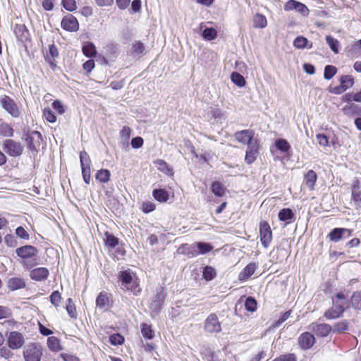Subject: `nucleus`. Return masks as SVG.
<instances>
[{
	"instance_id": "obj_1",
	"label": "nucleus",
	"mask_w": 361,
	"mask_h": 361,
	"mask_svg": "<svg viewBox=\"0 0 361 361\" xmlns=\"http://www.w3.org/2000/svg\"><path fill=\"white\" fill-rule=\"evenodd\" d=\"M348 295H335L334 297H332V307L324 312V317L329 320L341 317L344 311L350 307Z\"/></svg>"
},
{
	"instance_id": "obj_2",
	"label": "nucleus",
	"mask_w": 361,
	"mask_h": 361,
	"mask_svg": "<svg viewBox=\"0 0 361 361\" xmlns=\"http://www.w3.org/2000/svg\"><path fill=\"white\" fill-rule=\"evenodd\" d=\"M25 361H40L43 355V348L39 343H30L23 350Z\"/></svg>"
},
{
	"instance_id": "obj_3",
	"label": "nucleus",
	"mask_w": 361,
	"mask_h": 361,
	"mask_svg": "<svg viewBox=\"0 0 361 361\" xmlns=\"http://www.w3.org/2000/svg\"><path fill=\"white\" fill-rule=\"evenodd\" d=\"M27 148L32 152H38L42 140L41 133L37 130H27L23 134Z\"/></svg>"
},
{
	"instance_id": "obj_4",
	"label": "nucleus",
	"mask_w": 361,
	"mask_h": 361,
	"mask_svg": "<svg viewBox=\"0 0 361 361\" xmlns=\"http://www.w3.org/2000/svg\"><path fill=\"white\" fill-rule=\"evenodd\" d=\"M80 161L82 178L85 183L89 184L91 180V160L85 151L80 152Z\"/></svg>"
},
{
	"instance_id": "obj_5",
	"label": "nucleus",
	"mask_w": 361,
	"mask_h": 361,
	"mask_svg": "<svg viewBox=\"0 0 361 361\" xmlns=\"http://www.w3.org/2000/svg\"><path fill=\"white\" fill-rule=\"evenodd\" d=\"M3 149L10 157H13L20 156L23 152V147L20 142L11 139L4 141Z\"/></svg>"
},
{
	"instance_id": "obj_6",
	"label": "nucleus",
	"mask_w": 361,
	"mask_h": 361,
	"mask_svg": "<svg viewBox=\"0 0 361 361\" xmlns=\"http://www.w3.org/2000/svg\"><path fill=\"white\" fill-rule=\"evenodd\" d=\"M259 237L262 246L268 247L272 240V231L269 223L266 221H262L259 223Z\"/></svg>"
},
{
	"instance_id": "obj_7",
	"label": "nucleus",
	"mask_w": 361,
	"mask_h": 361,
	"mask_svg": "<svg viewBox=\"0 0 361 361\" xmlns=\"http://www.w3.org/2000/svg\"><path fill=\"white\" fill-rule=\"evenodd\" d=\"M119 279L122 285L126 288V289L135 293L139 292L140 288L136 282V280L133 279L131 273L129 271H122L120 273Z\"/></svg>"
},
{
	"instance_id": "obj_8",
	"label": "nucleus",
	"mask_w": 361,
	"mask_h": 361,
	"mask_svg": "<svg viewBox=\"0 0 361 361\" xmlns=\"http://www.w3.org/2000/svg\"><path fill=\"white\" fill-rule=\"evenodd\" d=\"M204 330L209 334H217L221 331V325L216 314H210L205 319Z\"/></svg>"
},
{
	"instance_id": "obj_9",
	"label": "nucleus",
	"mask_w": 361,
	"mask_h": 361,
	"mask_svg": "<svg viewBox=\"0 0 361 361\" xmlns=\"http://www.w3.org/2000/svg\"><path fill=\"white\" fill-rule=\"evenodd\" d=\"M24 343L25 338L23 334L16 331L9 333L7 338V344L10 348L13 350L19 349Z\"/></svg>"
},
{
	"instance_id": "obj_10",
	"label": "nucleus",
	"mask_w": 361,
	"mask_h": 361,
	"mask_svg": "<svg viewBox=\"0 0 361 361\" xmlns=\"http://www.w3.org/2000/svg\"><path fill=\"white\" fill-rule=\"evenodd\" d=\"M1 104L2 107L13 117L17 118L20 113L16 102L10 97L4 95L1 99Z\"/></svg>"
},
{
	"instance_id": "obj_11",
	"label": "nucleus",
	"mask_w": 361,
	"mask_h": 361,
	"mask_svg": "<svg viewBox=\"0 0 361 361\" xmlns=\"http://www.w3.org/2000/svg\"><path fill=\"white\" fill-rule=\"evenodd\" d=\"M61 26L64 30L68 32H76L79 29L78 21L72 14H68L62 18Z\"/></svg>"
},
{
	"instance_id": "obj_12",
	"label": "nucleus",
	"mask_w": 361,
	"mask_h": 361,
	"mask_svg": "<svg viewBox=\"0 0 361 361\" xmlns=\"http://www.w3.org/2000/svg\"><path fill=\"white\" fill-rule=\"evenodd\" d=\"M284 10L286 11L295 10L303 16L309 15L308 8L304 4L295 0H288L284 5Z\"/></svg>"
},
{
	"instance_id": "obj_13",
	"label": "nucleus",
	"mask_w": 361,
	"mask_h": 361,
	"mask_svg": "<svg viewBox=\"0 0 361 361\" xmlns=\"http://www.w3.org/2000/svg\"><path fill=\"white\" fill-rule=\"evenodd\" d=\"M258 140L255 139L252 143H249L245 157V161L247 164H251L256 160L258 154Z\"/></svg>"
},
{
	"instance_id": "obj_14",
	"label": "nucleus",
	"mask_w": 361,
	"mask_h": 361,
	"mask_svg": "<svg viewBox=\"0 0 361 361\" xmlns=\"http://www.w3.org/2000/svg\"><path fill=\"white\" fill-rule=\"evenodd\" d=\"M16 253L18 257L23 259H27L36 257L38 250L32 245H24L17 248Z\"/></svg>"
},
{
	"instance_id": "obj_15",
	"label": "nucleus",
	"mask_w": 361,
	"mask_h": 361,
	"mask_svg": "<svg viewBox=\"0 0 361 361\" xmlns=\"http://www.w3.org/2000/svg\"><path fill=\"white\" fill-rule=\"evenodd\" d=\"M311 330L319 337H326L332 332V326L328 324H318L312 322L310 324Z\"/></svg>"
},
{
	"instance_id": "obj_16",
	"label": "nucleus",
	"mask_w": 361,
	"mask_h": 361,
	"mask_svg": "<svg viewBox=\"0 0 361 361\" xmlns=\"http://www.w3.org/2000/svg\"><path fill=\"white\" fill-rule=\"evenodd\" d=\"M13 33L18 41L26 42L30 41V32L24 24H16L13 27Z\"/></svg>"
},
{
	"instance_id": "obj_17",
	"label": "nucleus",
	"mask_w": 361,
	"mask_h": 361,
	"mask_svg": "<svg viewBox=\"0 0 361 361\" xmlns=\"http://www.w3.org/2000/svg\"><path fill=\"white\" fill-rule=\"evenodd\" d=\"M234 137L235 140L242 144H246L247 145L249 143H252L255 139H253L254 132L252 130H243L240 131H238L234 134Z\"/></svg>"
},
{
	"instance_id": "obj_18",
	"label": "nucleus",
	"mask_w": 361,
	"mask_h": 361,
	"mask_svg": "<svg viewBox=\"0 0 361 361\" xmlns=\"http://www.w3.org/2000/svg\"><path fill=\"white\" fill-rule=\"evenodd\" d=\"M315 341L314 336L310 332H304L298 338V343L302 350L310 349Z\"/></svg>"
},
{
	"instance_id": "obj_19",
	"label": "nucleus",
	"mask_w": 361,
	"mask_h": 361,
	"mask_svg": "<svg viewBox=\"0 0 361 361\" xmlns=\"http://www.w3.org/2000/svg\"><path fill=\"white\" fill-rule=\"evenodd\" d=\"M49 274V271L46 267H37L33 269L30 272V277L32 280L36 281H45Z\"/></svg>"
},
{
	"instance_id": "obj_20",
	"label": "nucleus",
	"mask_w": 361,
	"mask_h": 361,
	"mask_svg": "<svg viewBox=\"0 0 361 361\" xmlns=\"http://www.w3.org/2000/svg\"><path fill=\"white\" fill-rule=\"evenodd\" d=\"M258 268V264L256 262H250L239 273L238 279L241 281H247L250 278L256 269Z\"/></svg>"
},
{
	"instance_id": "obj_21",
	"label": "nucleus",
	"mask_w": 361,
	"mask_h": 361,
	"mask_svg": "<svg viewBox=\"0 0 361 361\" xmlns=\"http://www.w3.org/2000/svg\"><path fill=\"white\" fill-rule=\"evenodd\" d=\"M179 254L186 255L188 257H195L198 255L197 250L196 249V245H188L182 244L178 249Z\"/></svg>"
},
{
	"instance_id": "obj_22",
	"label": "nucleus",
	"mask_w": 361,
	"mask_h": 361,
	"mask_svg": "<svg viewBox=\"0 0 361 361\" xmlns=\"http://www.w3.org/2000/svg\"><path fill=\"white\" fill-rule=\"evenodd\" d=\"M131 135V129L128 126H123L120 131V145L123 149L129 148V139Z\"/></svg>"
},
{
	"instance_id": "obj_23",
	"label": "nucleus",
	"mask_w": 361,
	"mask_h": 361,
	"mask_svg": "<svg viewBox=\"0 0 361 361\" xmlns=\"http://www.w3.org/2000/svg\"><path fill=\"white\" fill-rule=\"evenodd\" d=\"M165 295H155L149 304V309L154 313H159L162 309Z\"/></svg>"
},
{
	"instance_id": "obj_24",
	"label": "nucleus",
	"mask_w": 361,
	"mask_h": 361,
	"mask_svg": "<svg viewBox=\"0 0 361 361\" xmlns=\"http://www.w3.org/2000/svg\"><path fill=\"white\" fill-rule=\"evenodd\" d=\"M347 233L348 237L352 235V230L342 228H335L329 234V239L334 242H338L341 239L343 235Z\"/></svg>"
},
{
	"instance_id": "obj_25",
	"label": "nucleus",
	"mask_w": 361,
	"mask_h": 361,
	"mask_svg": "<svg viewBox=\"0 0 361 361\" xmlns=\"http://www.w3.org/2000/svg\"><path fill=\"white\" fill-rule=\"evenodd\" d=\"M342 111L348 116H361V106H359L354 103H350L345 105L343 107Z\"/></svg>"
},
{
	"instance_id": "obj_26",
	"label": "nucleus",
	"mask_w": 361,
	"mask_h": 361,
	"mask_svg": "<svg viewBox=\"0 0 361 361\" xmlns=\"http://www.w3.org/2000/svg\"><path fill=\"white\" fill-rule=\"evenodd\" d=\"M7 286L11 291H15L25 286L23 279L20 277H12L8 279Z\"/></svg>"
},
{
	"instance_id": "obj_27",
	"label": "nucleus",
	"mask_w": 361,
	"mask_h": 361,
	"mask_svg": "<svg viewBox=\"0 0 361 361\" xmlns=\"http://www.w3.org/2000/svg\"><path fill=\"white\" fill-rule=\"evenodd\" d=\"M361 185L360 180L357 178L353 180L351 188V199L355 202H361Z\"/></svg>"
},
{
	"instance_id": "obj_28",
	"label": "nucleus",
	"mask_w": 361,
	"mask_h": 361,
	"mask_svg": "<svg viewBox=\"0 0 361 361\" xmlns=\"http://www.w3.org/2000/svg\"><path fill=\"white\" fill-rule=\"evenodd\" d=\"M293 46L298 49H304L307 48L310 49L313 47L312 42H310L306 37L303 36H298L293 40Z\"/></svg>"
},
{
	"instance_id": "obj_29",
	"label": "nucleus",
	"mask_w": 361,
	"mask_h": 361,
	"mask_svg": "<svg viewBox=\"0 0 361 361\" xmlns=\"http://www.w3.org/2000/svg\"><path fill=\"white\" fill-rule=\"evenodd\" d=\"M317 180V175L313 170H309L304 176V181L307 187L312 190L314 189L315 183Z\"/></svg>"
},
{
	"instance_id": "obj_30",
	"label": "nucleus",
	"mask_w": 361,
	"mask_h": 361,
	"mask_svg": "<svg viewBox=\"0 0 361 361\" xmlns=\"http://www.w3.org/2000/svg\"><path fill=\"white\" fill-rule=\"evenodd\" d=\"M112 300L108 295H98L96 299V305L99 309L107 310L111 307Z\"/></svg>"
},
{
	"instance_id": "obj_31",
	"label": "nucleus",
	"mask_w": 361,
	"mask_h": 361,
	"mask_svg": "<svg viewBox=\"0 0 361 361\" xmlns=\"http://www.w3.org/2000/svg\"><path fill=\"white\" fill-rule=\"evenodd\" d=\"M278 216L281 221H288L287 223L293 222L295 220V214L293 210L290 208L281 209L279 212Z\"/></svg>"
},
{
	"instance_id": "obj_32",
	"label": "nucleus",
	"mask_w": 361,
	"mask_h": 361,
	"mask_svg": "<svg viewBox=\"0 0 361 361\" xmlns=\"http://www.w3.org/2000/svg\"><path fill=\"white\" fill-rule=\"evenodd\" d=\"M348 56L352 58H357L361 56V39L351 44L348 50Z\"/></svg>"
},
{
	"instance_id": "obj_33",
	"label": "nucleus",
	"mask_w": 361,
	"mask_h": 361,
	"mask_svg": "<svg viewBox=\"0 0 361 361\" xmlns=\"http://www.w3.org/2000/svg\"><path fill=\"white\" fill-rule=\"evenodd\" d=\"M104 244L109 248L114 249L119 243V239L114 236L112 233L106 232L104 233Z\"/></svg>"
},
{
	"instance_id": "obj_34",
	"label": "nucleus",
	"mask_w": 361,
	"mask_h": 361,
	"mask_svg": "<svg viewBox=\"0 0 361 361\" xmlns=\"http://www.w3.org/2000/svg\"><path fill=\"white\" fill-rule=\"evenodd\" d=\"M253 27L255 28H264L267 25V20L265 16L261 13H257L253 17Z\"/></svg>"
},
{
	"instance_id": "obj_35",
	"label": "nucleus",
	"mask_w": 361,
	"mask_h": 361,
	"mask_svg": "<svg viewBox=\"0 0 361 361\" xmlns=\"http://www.w3.org/2000/svg\"><path fill=\"white\" fill-rule=\"evenodd\" d=\"M154 164H156V166L157 167L159 171L164 173L168 176L173 175V169L169 166V164L164 160L157 159L154 161Z\"/></svg>"
},
{
	"instance_id": "obj_36",
	"label": "nucleus",
	"mask_w": 361,
	"mask_h": 361,
	"mask_svg": "<svg viewBox=\"0 0 361 361\" xmlns=\"http://www.w3.org/2000/svg\"><path fill=\"white\" fill-rule=\"evenodd\" d=\"M332 326V332L336 334H343L348 330L349 322L347 320H342L335 323Z\"/></svg>"
},
{
	"instance_id": "obj_37",
	"label": "nucleus",
	"mask_w": 361,
	"mask_h": 361,
	"mask_svg": "<svg viewBox=\"0 0 361 361\" xmlns=\"http://www.w3.org/2000/svg\"><path fill=\"white\" fill-rule=\"evenodd\" d=\"M141 333L144 338L152 340L154 337V331L152 329V325L142 323L140 325Z\"/></svg>"
},
{
	"instance_id": "obj_38",
	"label": "nucleus",
	"mask_w": 361,
	"mask_h": 361,
	"mask_svg": "<svg viewBox=\"0 0 361 361\" xmlns=\"http://www.w3.org/2000/svg\"><path fill=\"white\" fill-rule=\"evenodd\" d=\"M154 198L159 202H166L169 197L168 192L164 189H155L153 190Z\"/></svg>"
},
{
	"instance_id": "obj_39",
	"label": "nucleus",
	"mask_w": 361,
	"mask_h": 361,
	"mask_svg": "<svg viewBox=\"0 0 361 361\" xmlns=\"http://www.w3.org/2000/svg\"><path fill=\"white\" fill-rule=\"evenodd\" d=\"M47 346L51 351L58 352L62 349L60 340L55 336H49L47 338Z\"/></svg>"
},
{
	"instance_id": "obj_40",
	"label": "nucleus",
	"mask_w": 361,
	"mask_h": 361,
	"mask_svg": "<svg viewBox=\"0 0 361 361\" xmlns=\"http://www.w3.org/2000/svg\"><path fill=\"white\" fill-rule=\"evenodd\" d=\"M216 276V269L211 266H206L202 271V277L204 280L209 281L213 280Z\"/></svg>"
},
{
	"instance_id": "obj_41",
	"label": "nucleus",
	"mask_w": 361,
	"mask_h": 361,
	"mask_svg": "<svg viewBox=\"0 0 361 361\" xmlns=\"http://www.w3.org/2000/svg\"><path fill=\"white\" fill-rule=\"evenodd\" d=\"M275 146L281 153H286L290 149V145L288 142L283 138L275 141Z\"/></svg>"
},
{
	"instance_id": "obj_42",
	"label": "nucleus",
	"mask_w": 361,
	"mask_h": 361,
	"mask_svg": "<svg viewBox=\"0 0 361 361\" xmlns=\"http://www.w3.org/2000/svg\"><path fill=\"white\" fill-rule=\"evenodd\" d=\"M110 171L108 169H100L95 175L96 179L102 183H107L110 179Z\"/></svg>"
},
{
	"instance_id": "obj_43",
	"label": "nucleus",
	"mask_w": 361,
	"mask_h": 361,
	"mask_svg": "<svg viewBox=\"0 0 361 361\" xmlns=\"http://www.w3.org/2000/svg\"><path fill=\"white\" fill-rule=\"evenodd\" d=\"M211 190L217 197H223L225 194V188L220 182L215 181L211 185Z\"/></svg>"
},
{
	"instance_id": "obj_44",
	"label": "nucleus",
	"mask_w": 361,
	"mask_h": 361,
	"mask_svg": "<svg viewBox=\"0 0 361 361\" xmlns=\"http://www.w3.org/2000/svg\"><path fill=\"white\" fill-rule=\"evenodd\" d=\"M82 53L87 57H92L96 55V47L92 42H87L82 47Z\"/></svg>"
},
{
	"instance_id": "obj_45",
	"label": "nucleus",
	"mask_w": 361,
	"mask_h": 361,
	"mask_svg": "<svg viewBox=\"0 0 361 361\" xmlns=\"http://www.w3.org/2000/svg\"><path fill=\"white\" fill-rule=\"evenodd\" d=\"M231 81L239 87H243L246 84L244 77L237 72H233L231 73Z\"/></svg>"
},
{
	"instance_id": "obj_46",
	"label": "nucleus",
	"mask_w": 361,
	"mask_h": 361,
	"mask_svg": "<svg viewBox=\"0 0 361 361\" xmlns=\"http://www.w3.org/2000/svg\"><path fill=\"white\" fill-rule=\"evenodd\" d=\"M14 130L8 123L0 124V135L4 137H11L13 136Z\"/></svg>"
},
{
	"instance_id": "obj_47",
	"label": "nucleus",
	"mask_w": 361,
	"mask_h": 361,
	"mask_svg": "<svg viewBox=\"0 0 361 361\" xmlns=\"http://www.w3.org/2000/svg\"><path fill=\"white\" fill-rule=\"evenodd\" d=\"M341 85L345 88V91L353 87L354 84V79L351 75H342L340 78Z\"/></svg>"
},
{
	"instance_id": "obj_48",
	"label": "nucleus",
	"mask_w": 361,
	"mask_h": 361,
	"mask_svg": "<svg viewBox=\"0 0 361 361\" xmlns=\"http://www.w3.org/2000/svg\"><path fill=\"white\" fill-rule=\"evenodd\" d=\"M195 245L196 249L197 250L198 252V255H205L212 251V250L213 249V247L209 243H207L199 242L197 243Z\"/></svg>"
},
{
	"instance_id": "obj_49",
	"label": "nucleus",
	"mask_w": 361,
	"mask_h": 361,
	"mask_svg": "<svg viewBox=\"0 0 361 361\" xmlns=\"http://www.w3.org/2000/svg\"><path fill=\"white\" fill-rule=\"evenodd\" d=\"M245 310L250 312H254L257 308V302L253 297H247L245 301Z\"/></svg>"
},
{
	"instance_id": "obj_50",
	"label": "nucleus",
	"mask_w": 361,
	"mask_h": 361,
	"mask_svg": "<svg viewBox=\"0 0 361 361\" xmlns=\"http://www.w3.org/2000/svg\"><path fill=\"white\" fill-rule=\"evenodd\" d=\"M202 36L204 39L211 41L217 37V31L213 27H206L203 30Z\"/></svg>"
},
{
	"instance_id": "obj_51",
	"label": "nucleus",
	"mask_w": 361,
	"mask_h": 361,
	"mask_svg": "<svg viewBox=\"0 0 361 361\" xmlns=\"http://www.w3.org/2000/svg\"><path fill=\"white\" fill-rule=\"evenodd\" d=\"M337 73V68L333 65H326L324 70V78L326 80H331Z\"/></svg>"
},
{
	"instance_id": "obj_52",
	"label": "nucleus",
	"mask_w": 361,
	"mask_h": 361,
	"mask_svg": "<svg viewBox=\"0 0 361 361\" xmlns=\"http://www.w3.org/2000/svg\"><path fill=\"white\" fill-rule=\"evenodd\" d=\"M326 41L329 47L331 48V51L334 54H338L339 47V42L338 41V39L334 38L331 35H327L326 37Z\"/></svg>"
},
{
	"instance_id": "obj_53",
	"label": "nucleus",
	"mask_w": 361,
	"mask_h": 361,
	"mask_svg": "<svg viewBox=\"0 0 361 361\" xmlns=\"http://www.w3.org/2000/svg\"><path fill=\"white\" fill-rule=\"evenodd\" d=\"M66 309L68 314L73 319L77 318V312L75 309V305L73 302L71 298H68L67 300V302L66 304Z\"/></svg>"
},
{
	"instance_id": "obj_54",
	"label": "nucleus",
	"mask_w": 361,
	"mask_h": 361,
	"mask_svg": "<svg viewBox=\"0 0 361 361\" xmlns=\"http://www.w3.org/2000/svg\"><path fill=\"white\" fill-rule=\"evenodd\" d=\"M124 341L123 336L120 334H114L109 336V342L113 345H121Z\"/></svg>"
},
{
	"instance_id": "obj_55",
	"label": "nucleus",
	"mask_w": 361,
	"mask_h": 361,
	"mask_svg": "<svg viewBox=\"0 0 361 361\" xmlns=\"http://www.w3.org/2000/svg\"><path fill=\"white\" fill-rule=\"evenodd\" d=\"M357 310H361V295H351L350 306Z\"/></svg>"
},
{
	"instance_id": "obj_56",
	"label": "nucleus",
	"mask_w": 361,
	"mask_h": 361,
	"mask_svg": "<svg viewBox=\"0 0 361 361\" xmlns=\"http://www.w3.org/2000/svg\"><path fill=\"white\" fill-rule=\"evenodd\" d=\"M43 116L45 119L49 123H54L56 121V117L52 110L49 108H45L43 111Z\"/></svg>"
},
{
	"instance_id": "obj_57",
	"label": "nucleus",
	"mask_w": 361,
	"mask_h": 361,
	"mask_svg": "<svg viewBox=\"0 0 361 361\" xmlns=\"http://www.w3.org/2000/svg\"><path fill=\"white\" fill-rule=\"evenodd\" d=\"M61 4L63 7L68 11H73L77 8L75 0H62Z\"/></svg>"
},
{
	"instance_id": "obj_58",
	"label": "nucleus",
	"mask_w": 361,
	"mask_h": 361,
	"mask_svg": "<svg viewBox=\"0 0 361 361\" xmlns=\"http://www.w3.org/2000/svg\"><path fill=\"white\" fill-rule=\"evenodd\" d=\"M211 114L212 117L214 119L225 120L226 118V114L218 108L212 109L211 110Z\"/></svg>"
},
{
	"instance_id": "obj_59",
	"label": "nucleus",
	"mask_w": 361,
	"mask_h": 361,
	"mask_svg": "<svg viewBox=\"0 0 361 361\" xmlns=\"http://www.w3.org/2000/svg\"><path fill=\"white\" fill-rule=\"evenodd\" d=\"M291 312H292L291 310H288V311L283 312L281 315L279 319L274 322V324H273L274 327L280 326V325H281L285 321H286L288 319V317L290 316Z\"/></svg>"
},
{
	"instance_id": "obj_60",
	"label": "nucleus",
	"mask_w": 361,
	"mask_h": 361,
	"mask_svg": "<svg viewBox=\"0 0 361 361\" xmlns=\"http://www.w3.org/2000/svg\"><path fill=\"white\" fill-rule=\"evenodd\" d=\"M273 361H296V356L293 353L284 354L276 357Z\"/></svg>"
},
{
	"instance_id": "obj_61",
	"label": "nucleus",
	"mask_w": 361,
	"mask_h": 361,
	"mask_svg": "<svg viewBox=\"0 0 361 361\" xmlns=\"http://www.w3.org/2000/svg\"><path fill=\"white\" fill-rule=\"evenodd\" d=\"M5 243L11 247H14L17 245V240L15 236L12 234H7L4 237Z\"/></svg>"
},
{
	"instance_id": "obj_62",
	"label": "nucleus",
	"mask_w": 361,
	"mask_h": 361,
	"mask_svg": "<svg viewBox=\"0 0 361 361\" xmlns=\"http://www.w3.org/2000/svg\"><path fill=\"white\" fill-rule=\"evenodd\" d=\"M16 234L20 238L24 240H28L30 238L29 233L23 226H18L16 229Z\"/></svg>"
},
{
	"instance_id": "obj_63",
	"label": "nucleus",
	"mask_w": 361,
	"mask_h": 361,
	"mask_svg": "<svg viewBox=\"0 0 361 361\" xmlns=\"http://www.w3.org/2000/svg\"><path fill=\"white\" fill-rule=\"evenodd\" d=\"M143 143H144V140L140 136L133 137L130 142L131 147L133 149H139V148L142 147L143 145Z\"/></svg>"
},
{
	"instance_id": "obj_64",
	"label": "nucleus",
	"mask_w": 361,
	"mask_h": 361,
	"mask_svg": "<svg viewBox=\"0 0 361 361\" xmlns=\"http://www.w3.org/2000/svg\"><path fill=\"white\" fill-rule=\"evenodd\" d=\"M155 208V204L151 202H145L142 204V211L146 214L153 212Z\"/></svg>"
}]
</instances>
